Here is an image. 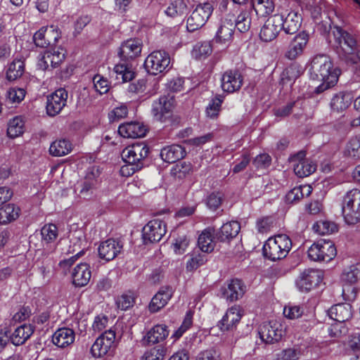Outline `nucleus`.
Wrapping results in <instances>:
<instances>
[{"label":"nucleus","mask_w":360,"mask_h":360,"mask_svg":"<svg viewBox=\"0 0 360 360\" xmlns=\"http://www.w3.org/2000/svg\"><path fill=\"white\" fill-rule=\"evenodd\" d=\"M310 78L312 80L321 83L315 88L317 94L335 86L338 82L340 70L334 68L330 58L324 54L316 55L313 57L309 68Z\"/></svg>","instance_id":"1"},{"label":"nucleus","mask_w":360,"mask_h":360,"mask_svg":"<svg viewBox=\"0 0 360 360\" xmlns=\"http://www.w3.org/2000/svg\"><path fill=\"white\" fill-rule=\"evenodd\" d=\"M292 248L290 238L285 234H278L269 238L263 245V254L271 261L285 258Z\"/></svg>","instance_id":"2"},{"label":"nucleus","mask_w":360,"mask_h":360,"mask_svg":"<svg viewBox=\"0 0 360 360\" xmlns=\"http://www.w3.org/2000/svg\"><path fill=\"white\" fill-rule=\"evenodd\" d=\"M342 212L345 222L356 224L360 221V191L352 189L345 195L342 203Z\"/></svg>","instance_id":"3"},{"label":"nucleus","mask_w":360,"mask_h":360,"mask_svg":"<svg viewBox=\"0 0 360 360\" xmlns=\"http://www.w3.org/2000/svg\"><path fill=\"white\" fill-rule=\"evenodd\" d=\"M336 248L333 242L319 240L314 243L308 250V257L316 262H330L336 255Z\"/></svg>","instance_id":"4"},{"label":"nucleus","mask_w":360,"mask_h":360,"mask_svg":"<svg viewBox=\"0 0 360 360\" xmlns=\"http://www.w3.org/2000/svg\"><path fill=\"white\" fill-rule=\"evenodd\" d=\"M170 56L164 51H155L148 56L144 65L146 70L151 75H156L169 69Z\"/></svg>","instance_id":"5"},{"label":"nucleus","mask_w":360,"mask_h":360,"mask_svg":"<svg viewBox=\"0 0 360 360\" xmlns=\"http://www.w3.org/2000/svg\"><path fill=\"white\" fill-rule=\"evenodd\" d=\"M212 6L208 2L198 5L187 19V30L193 32L202 27L212 15Z\"/></svg>","instance_id":"6"},{"label":"nucleus","mask_w":360,"mask_h":360,"mask_svg":"<svg viewBox=\"0 0 360 360\" xmlns=\"http://www.w3.org/2000/svg\"><path fill=\"white\" fill-rule=\"evenodd\" d=\"M339 43L345 60L353 63L360 62V46L351 34L340 32Z\"/></svg>","instance_id":"7"},{"label":"nucleus","mask_w":360,"mask_h":360,"mask_svg":"<svg viewBox=\"0 0 360 360\" xmlns=\"http://www.w3.org/2000/svg\"><path fill=\"white\" fill-rule=\"evenodd\" d=\"M174 106V100L172 96H163L153 101L151 112L155 120L165 122L170 117Z\"/></svg>","instance_id":"8"},{"label":"nucleus","mask_w":360,"mask_h":360,"mask_svg":"<svg viewBox=\"0 0 360 360\" xmlns=\"http://www.w3.org/2000/svg\"><path fill=\"white\" fill-rule=\"evenodd\" d=\"M167 231L166 224L158 219L148 221L143 228L142 235L145 243L160 241Z\"/></svg>","instance_id":"9"},{"label":"nucleus","mask_w":360,"mask_h":360,"mask_svg":"<svg viewBox=\"0 0 360 360\" xmlns=\"http://www.w3.org/2000/svg\"><path fill=\"white\" fill-rule=\"evenodd\" d=\"M323 279V274L317 269H309L300 274L296 286L301 292H309L316 287Z\"/></svg>","instance_id":"10"},{"label":"nucleus","mask_w":360,"mask_h":360,"mask_svg":"<svg viewBox=\"0 0 360 360\" xmlns=\"http://www.w3.org/2000/svg\"><path fill=\"white\" fill-rule=\"evenodd\" d=\"M304 151H300L290 158V162L293 165L295 174L301 178L308 176L316 169V165L305 158Z\"/></svg>","instance_id":"11"},{"label":"nucleus","mask_w":360,"mask_h":360,"mask_svg":"<svg viewBox=\"0 0 360 360\" xmlns=\"http://www.w3.org/2000/svg\"><path fill=\"white\" fill-rule=\"evenodd\" d=\"M148 148L143 143H138L126 147L122 152V160L130 165H140L143 167L142 160L148 155Z\"/></svg>","instance_id":"12"},{"label":"nucleus","mask_w":360,"mask_h":360,"mask_svg":"<svg viewBox=\"0 0 360 360\" xmlns=\"http://www.w3.org/2000/svg\"><path fill=\"white\" fill-rule=\"evenodd\" d=\"M282 15H274L269 18L261 27L259 38L262 41L270 42L274 40L281 30Z\"/></svg>","instance_id":"13"},{"label":"nucleus","mask_w":360,"mask_h":360,"mask_svg":"<svg viewBox=\"0 0 360 360\" xmlns=\"http://www.w3.org/2000/svg\"><path fill=\"white\" fill-rule=\"evenodd\" d=\"M115 339V332L111 329L105 331L94 342L91 352L94 357H101L108 353L112 347Z\"/></svg>","instance_id":"14"},{"label":"nucleus","mask_w":360,"mask_h":360,"mask_svg":"<svg viewBox=\"0 0 360 360\" xmlns=\"http://www.w3.org/2000/svg\"><path fill=\"white\" fill-rule=\"evenodd\" d=\"M245 291L246 286L241 280L238 278L230 280L220 289L221 297L230 302L242 298Z\"/></svg>","instance_id":"15"},{"label":"nucleus","mask_w":360,"mask_h":360,"mask_svg":"<svg viewBox=\"0 0 360 360\" xmlns=\"http://www.w3.org/2000/svg\"><path fill=\"white\" fill-rule=\"evenodd\" d=\"M259 335L262 342L266 344H273L282 338V326L276 321L264 323L259 326Z\"/></svg>","instance_id":"16"},{"label":"nucleus","mask_w":360,"mask_h":360,"mask_svg":"<svg viewBox=\"0 0 360 360\" xmlns=\"http://www.w3.org/2000/svg\"><path fill=\"white\" fill-rule=\"evenodd\" d=\"M68 99V92L65 89L60 88L47 97L46 112L53 117L60 113L65 106Z\"/></svg>","instance_id":"17"},{"label":"nucleus","mask_w":360,"mask_h":360,"mask_svg":"<svg viewBox=\"0 0 360 360\" xmlns=\"http://www.w3.org/2000/svg\"><path fill=\"white\" fill-rule=\"evenodd\" d=\"M65 51L62 47L53 48L46 51L39 60L38 65L41 69L46 70L58 66L65 59Z\"/></svg>","instance_id":"18"},{"label":"nucleus","mask_w":360,"mask_h":360,"mask_svg":"<svg viewBox=\"0 0 360 360\" xmlns=\"http://www.w3.org/2000/svg\"><path fill=\"white\" fill-rule=\"evenodd\" d=\"M122 250V244L115 239L109 238L101 243L98 248L101 259L109 262L115 259Z\"/></svg>","instance_id":"19"},{"label":"nucleus","mask_w":360,"mask_h":360,"mask_svg":"<svg viewBox=\"0 0 360 360\" xmlns=\"http://www.w3.org/2000/svg\"><path fill=\"white\" fill-rule=\"evenodd\" d=\"M309 36L306 32L297 34L290 43L285 54L289 60H295L301 56L309 41Z\"/></svg>","instance_id":"20"},{"label":"nucleus","mask_w":360,"mask_h":360,"mask_svg":"<svg viewBox=\"0 0 360 360\" xmlns=\"http://www.w3.org/2000/svg\"><path fill=\"white\" fill-rule=\"evenodd\" d=\"M242 309L238 305L229 308L219 321L218 326L221 330H229L234 328L242 318Z\"/></svg>","instance_id":"21"},{"label":"nucleus","mask_w":360,"mask_h":360,"mask_svg":"<svg viewBox=\"0 0 360 360\" xmlns=\"http://www.w3.org/2000/svg\"><path fill=\"white\" fill-rule=\"evenodd\" d=\"M60 38V33L57 27L53 25L47 27H41L33 37L34 41L37 46L46 47L51 43V39L55 43Z\"/></svg>","instance_id":"22"},{"label":"nucleus","mask_w":360,"mask_h":360,"mask_svg":"<svg viewBox=\"0 0 360 360\" xmlns=\"http://www.w3.org/2000/svg\"><path fill=\"white\" fill-rule=\"evenodd\" d=\"M147 129L139 122H125L119 126L118 133L124 138L136 139L146 135Z\"/></svg>","instance_id":"23"},{"label":"nucleus","mask_w":360,"mask_h":360,"mask_svg":"<svg viewBox=\"0 0 360 360\" xmlns=\"http://www.w3.org/2000/svg\"><path fill=\"white\" fill-rule=\"evenodd\" d=\"M142 49V43L139 39H129L124 41L119 51L121 59L127 60L139 56Z\"/></svg>","instance_id":"24"},{"label":"nucleus","mask_w":360,"mask_h":360,"mask_svg":"<svg viewBox=\"0 0 360 360\" xmlns=\"http://www.w3.org/2000/svg\"><path fill=\"white\" fill-rule=\"evenodd\" d=\"M173 293L172 288L169 286L162 287L152 298L148 307L149 311L155 313L160 310L167 304Z\"/></svg>","instance_id":"25"},{"label":"nucleus","mask_w":360,"mask_h":360,"mask_svg":"<svg viewBox=\"0 0 360 360\" xmlns=\"http://www.w3.org/2000/svg\"><path fill=\"white\" fill-rule=\"evenodd\" d=\"M221 82L223 91L233 93L240 89L243 84V78L238 72L229 70L224 73Z\"/></svg>","instance_id":"26"},{"label":"nucleus","mask_w":360,"mask_h":360,"mask_svg":"<svg viewBox=\"0 0 360 360\" xmlns=\"http://www.w3.org/2000/svg\"><path fill=\"white\" fill-rule=\"evenodd\" d=\"M168 327L165 324H157L151 328L144 335L143 341L147 345L158 344L164 341L169 335Z\"/></svg>","instance_id":"27"},{"label":"nucleus","mask_w":360,"mask_h":360,"mask_svg":"<svg viewBox=\"0 0 360 360\" xmlns=\"http://www.w3.org/2000/svg\"><path fill=\"white\" fill-rule=\"evenodd\" d=\"M329 317L338 323H345L352 316V307L349 304H338L328 310Z\"/></svg>","instance_id":"28"},{"label":"nucleus","mask_w":360,"mask_h":360,"mask_svg":"<svg viewBox=\"0 0 360 360\" xmlns=\"http://www.w3.org/2000/svg\"><path fill=\"white\" fill-rule=\"evenodd\" d=\"M72 283L77 287L86 285L91 277L90 266L87 263L78 264L73 269Z\"/></svg>","instance_id":"29"},{"label":"nucleus","mask_w":360,"mask_h":360,"mask_svg":"<svg viewBox=\"0 0 360 360\" xmlns=\"http://www.w3.org/2000/svg\"><path fill=\"white\" fill-rule=\"evenodd\" d=\"M75 339V331L66 327L58 328L52 335L53 343L60 348H65L72 345Z\"/></svg>","instance_id":"30"},{"label":"nucleus","mask_w":360,"mask_h":360,"mask_svg":"<svg viewBox=\"0 0 360 360\" xmlns=\"http://www.w3.org/2000/svg\"><path fill=\"white\" fill-rule=\"evenodd\" d=\"M309 103V101L306 100L305 98L298 97L295 101L290 102L285 105L276 109L274 115L276 117L281 118L285 117L291 113H293L294 116L296 117H302V112L300 110L296 112L295 110H293V108L305 106L307 105Z\"/></svg>","instance_id":"31"},{"label":"nucleus","mask_w":360,"mask_h":360,"mask_svg":"<svg viewBox=\"0 0 360 360\" xmlns=\"http://www.w3.org/2000/svg\"><path fill=\"white\" fill-rule=\"evenodd\" d=\"M188 7L184 0H169L164 10L165 14L171 18H181L187 13Z\"/></svg>","instance_id":"32"},{"label":"nucleus","mask_w":360,"mask_h":360,"mask_svg":"<svg viewBox=\"0 0 360 360\" xmlns=\"http://www.w3.org/2000/svg\"><path fill=\"white\" fill-rule=\"evenodd\" d=\"M233 29L234 25L231 21H222L215 36L216 42L227 46L232 41Z\"/></svg>","instance_id":"33"},{"label":"nucleus","mask_w":360,"mask_h":360,"mask_svg":"<svg viewBox=\"0 0 360 360\" xmlns=\"http://www.w3.org/2000/svg\"><path fill=\"white\" fill-rule=\"evenodd\" d=\"M186 151L179 145H171L164 147L160 151L162 160L168 163H173L184 158Z\"/></svg>","instance_id":"34"},{"label":"nucleus","mask_w":360,"mask_h":360,"mask_svg":"<svg viewBox=\"0 0 360 360\" xmlns=\"http://www.w3.org/2000/svg\"><path fill=\"white\" fill-rule=\"evenodd\" d=\"M34 333V328L30 324H23L17 327L10 335V340L14 345L24 344Z\"/></svg>","instance_id":"35"},{"label":"nucleus","mask_w":360,"mask_h":360,"mask_svg":"<svg viewBox=\"0 0 360 360\" xmlns=\"http://www.w3.org/2000/svg\"><path fill=\"white\" fill-rule=\"evenodd\" d=\"M353 101L352 94L349 92H340L335 94L330 101V107L333 111L340 112L347 110Z\"/></svg>","instance_id":"36"},{"label":"nucleus","mask_w":360,"mask_h":360,"mask_svg":"<svg viewBox=\"0 0 360 360\" xmlns=\"http://www.w3.org/2000/svg\"><path fill=\"white\" fill-rule=\"evenodd\" d=\"M240 230V225L236 221H231L224 224L217 233L220 241L229 240L235 238Z\"/></svg>","instance_id":"37"},{"label":"nucleus","mask_w":360,"mask_h":360,"mask_svg":"<svg viewBox=\"0 0 360 360\" xmlns=\"http://www.w3.org/2000/svg\"><path fill=\"white\" fill-rule=\"evenodd\" d=\"M302 17L295 11L288 13L285 19L283 18L281 28L283 29L286 34L295 33L301 25Z\"/></svg>","instance_id":"38"},{"label":"nucleus","mask_w":360,"mask_h":360,"mask_svg":"<svg viewBox=\"0 0 360 360\" xmlns=\"http://www.w3.org/2000/svg\"><path fill=\"white\" fill-rule=\"evenodd\" d=\"M214 229L212 228L205 229L199 235L198 244L199 248L204 252H210L214 248L213 241Z\"/></svg>","instance_id":"39"},{"label":"nucleus","mask_w":360,"mask_h":360,"mask_svg":"<svg viewBox=\"0 0 360 360\" xmlns=\"http://www.w3.org/2000/svg\"><path fill=\"white\" fill-rule=\"evenodd\" d=\"M25 131V121L22 116H15L8 122L7 134L15 139L21 136Z\"/></svg>","instance_id":"40"},{"label":"nucleus","mask_w":360,"mask_h":360,"mask_svg":"<svg viewBox=\"0 0 360 360\" xmlns=\"http://www.w3.org/2000/svg\"><path fill=\"white\" fill-rule=\"evenodd\" d=\"M20 208L14 204H7L0 208V224L15 220L20 214Z\"/></svg>","instance_id":"41"},{"label":"nucleus","mask_w":360,"mask_h":360,"mask_svg":"<svg viewBox=\"0 0 360 360\" xmlns=\"http://www.w3.org/2000/svg\"><path fill=\"white\" fill-rule=\"evenodd\" d=\"M71 150L72 144L65 139H60L53 142L49 148L50 153L57 157L65 155Z\"/></svg>","instance_id":"42"},{"label":"nucleus","mask_w":360,"mask_h":360,"mask_svg":"<svg viewBox=\"0 0 360 360\" xmlns=\"http://www.w3.org/2000/svg\"><path fill=\"white\" fill-rule=\"evenodd\" d=\"M113 72L118 82H127L134 77V72L126 64H117L113 68Z\"/></svg>","instance_id":"43"},{"label":"nucleus","mask_w":360,"mask_h":360,"mask_svg":"<svg viewBox=\"0 0 360 360\" xmlns=\"http://www.w3.org/2000/svg\"><path fill=\"white\" fill-rule=\"evenodd\" d=\"M251 13L250 10L242 11L236 19L234 27H236L240 32H248L252 24Z\"/></svg>","instance_id":"44"},{"label":"nucleus","mask_w":360,"mask_h":360,"mask_svg":"<svg viewBox=\"0 0 360 360\" xmlns=\"http://www.w3.org/2000/svg\"><path fill=\"white\" fill-rule=\"evenodd\" d=\"M24 70V61L16 58L9 64L6 71V77L10 81L15 80L22 75Z\"/></svg>","instance_id":"45"},{"label":"nucleus","mask_w":360,"mask_h":360,"mask_svg":"<svg viewBox=\"0 0 360 360\" xmlns=\"http://www.w3.org/2000/svg\"><path fill=\"white\" fill-rule=\"evenodd\" d=\"M274 7L272 0H257V3L252 4V9L259 17L271 14L274 11Z\"/></svg>","instance_id":"46"},{"label":"nucleus","mask_w":360,"mask_h":360,"mask_svg":"<svg viewBox=\"0 0 360 360\" xmlns=\"http://www.w3.org/2000/svg\"><path fill=\"white\" fill-rule=\"evenodd\" d=\"M314 232L319 235L330 234L338 231V225L331 221L321 220L316 221L312 226Z\"/></svg>","instance_id":"47"},{"label":"nucleus","mask_w":360,"mask_h":360,"mask_svg":"<svg viewBox=\"0 0 360 360\" xmlns=\"http://www.w3.org/2000/svg\"><path fill=\"white\" fill-rule=\"evenodd\" d=\"M224 99V97L222 95H217L210 101L205 110L208 117L215 119L219 116Z\"/></svg>","instance_id":"48"},{"label":"nucleus","mask_w":360,"mask_h":360,"mask_svg":"<svg viewBox=\"0 0 360 360\" xmlns=\"http://www.w3.org/2000/svg\"><path fill=\"white\" fill-rule=\"evenodd\" d=\"M345 154L352 158L360 160V134L349 139L346 146Z\"/></svg>","instance_id":"49"},{"label":"nucleus","mask_w":360,"mask_h":360,"mask_svg":"<svg viewBox=\"0 0 360 360\" xmlns=\"http://www.w3.org/2000/svg\"><path fill=\"white\" fill-rule=\"evenodd\" d=\"M360 279V264L351 265L345 271L342 280L345 283H354Z\"/></svg>","instance_id":"50"},{"label":"nucleus","mask_w":360,"mask_h":360,"mask_svg":"<svg viewBox=\"0 0 360 360\" xmlns=\"http://www.w3.org/2000/svg\"><path fill=\"white\" fill-rule=\"evenodd\" d=\"M41 234L43 242L46 243H53L58 237V228L53 224L44 225L41 230Z\"/></svg>","instance_id":"51"},{"label":"nucleus","mask_w":360,"mask_h":360,"mask_svg":"<svg viewBox=\"0 0 360 360\" xmlns=\"http://www.w3.org/2000/svg\"><path fill=\"white\" fill-rule=\"evenodd\" d=\"M212 52V48L211 44L207 41H204L194 46L192 55L195 58L201 60L207 58Z\"/></svg>","instance_id":"52"},{"label":"nucleus","mask_w":360,"mask_h":360,"mask_svg":"<svg viewBox=\"0 0 360 360\" xmlns=\"http://www.w3.org/2000/svg\"><path fill=\"white\" fill-rule=\"evenodd\" d=\"M136 296L133 292H127L119 297L116 301L117 307L122 310H127L135 304Z\"/></svg>","instance_id":"53"},{"label":"nucleus","mask_w":360,"mask_h":360,"mask_svg":"<svg viewBox=\"0 0 360 360\" xmlns=\"http://www.w3.org/2000/svg\"><path fill=\"white\" fill-rule=\"evenodd\" d=\"M192 169L191 163L186 162H179L172 167L171 169V174L176 179H183L186 174Z\"/></svg>","instance_id":"54"},{"label":"nucleus","mask_w":360,"mask_h":360,"mask_svg":"<svg viewBox=\"0 0 360 360\" xmlns=\"http://www.w3.org/2000/svg\"><path fill=\"white\" fill-rule=\"evenodd\" d=\"M25 94L23 88L11 87L7 91L6 98L11 103H20L24 99Z\"/></svg>","instance_id":"55"},{"label":"nucleus","mask_w":360,"mask_h":360,"mask_svg":"<svg viewBox=\"0 0 360 360\" xmlns=\"http://www.w3.org/2000/svg\"><path fill=\"white\" fill-rule=\"evenodd\" d=\"M165 356V348L155 347L145 352L142 356V360H163Z\"/></svg>","instance_id":"56"},{"label":"nucleus","mask_w":360,"mask_h":360,"mask_svg":"<svg viewBox=\"0 0 360 360\" xmlns=\"http://www.w3.org/2000/svg\"><path fill=\"white\" fill-rule=\"evenodd\" d=\"M193 323V313L188 311L184 317L181 326L173 333L172 338L175 340L180 338Z\"/></svg>","instance_id":"57"},{"label":"nucleus","mask_w":360,"mask_h":360,"mask_svg":"<svg viewBox=\"0 0 360 360\" xmlns=\"http://www.w3.org/2000/svg\"><path fill=\"white\" fill-rule=\"evenodd\" d=\"M207 259L204 255L195 254L191 255V258L186 262V270L188 271H193L198 267L203 265Z\"/></svg>","instance_id":"58"},{"label":"nucleus","mask_w":360,"mask_h":360,"mask_svg":"<svg viewBox=\"0 0 360 360\" xmlns=\"http://www.w3.org/2000/svg\"><path fill=\"white\" fill-rule=\"evenodd\" d=\"M304 309L300 305L291 304L285 306L283 309L284 316L289 319H295L302 316Z\"/></svg>","instance_id":"59"},{"label":"nucleus","mask_w":360,"mask_h":360,"mask_svg":"<svg viewBox=\"0 0 360 360\" xmlns=\"http://www.w3.org/2000/svg\"><path fill=\"white\" fill-rule=\"evenodd\" d=\"M93 83L95 90L100 94H105L109 91V82L100 75H96L94 77Z\"/></svg>","instance_id":"60"},{"label":"nucleus","mask_w":360,"mask_h":360,"mask_svg":"<svg viewBox=\"0 0 360 360\" xmlns=\"http://www.w3.org/2000/svg\"><path fill=\"white\" fill-rule=\"evenodd\" d=\"M189 242L190 240L186 236H179L172 243L174 252L178 255L183 254L187 249Z\"/></svg>","instance_id":"61"},{"label":"nucleus","mask_w":360,"mask_h":360,"mask_svg":"<svg viewBox=\"0 0 360 360\" xmlns=\"http://www.w3.org/2000/svg\"><path fill=\"white\" fill-rule=\"evenodd\" d=\"M298 76L297 68L294 65L287 67L281 75V80L283 84L291 83Z\"/></svg>","instance_id":"62"},{"label":"nucleus","mask_w":360,"mask_h":360,"mask_svg":"<svg viewBox=\"0 0 360 360\" xmlns=\"http://www.w3.org/2000/svg\"><path fill=\"white\" fill-rule=\"evenodd\" d=\"M353 284L345 283L342 285V296L346 301L352 302L356 299L357 289Z\"/></svg>","instance_id":"63"},{"label":"nucleus","mask_w":360,"mask_h":360,"mask_svg":"<svg viewBox=\"0 0 360 360\" xmlns=\"http://www.w3.org/2000/svg\"><path fill=\"white\" fill-rule=\"evenodd\" d=\"M300 352L296 349L289 348L283 349L276 355V360H297Z\"/></svg>","instance_id":"64"}]
</instances>
